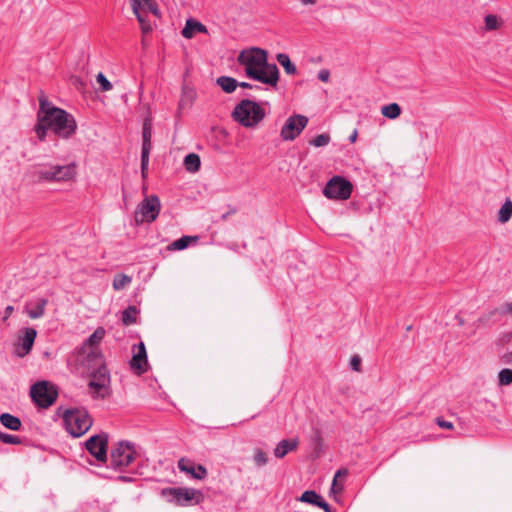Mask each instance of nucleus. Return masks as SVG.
<instances>
[{"label": "nucleus", "instance_id": "obj_1", "mask_svg": "<svg viewBox=\"0 0 512 512\" xmlns=\"http://www.w3.org/2000/svg\"><path fill=\"white\" fill-rule=\"evenodd\" d=\"M238 62L245 66L246 75L263 84L276 87L279 80V70L276 64L267 62V52L261 48L242 51Z\"/></svg>", "mask_w": 512, "mask_h": 512}, {"label": "nucleus", "instance_id": "obj_2", "mask_svg": "<svg viewBox=\"0 0 512 512\" xmlns=\"http://www.w3.org/2000/svg\"><path fill=\"white\" fill-rule=\"evenodd\" d=\"M41 111L44 113V121L50 126L58 137L68 139L77 130V123L73 115L61 108L50 107L46 99L40 98Z\"/></svg>", "mask_w": 512, "mask_h": 512}, {"label": "nucleus", "instance_id": "obj_3", "mask_svg": "<svg viewBox=\"0 0 512 512\" xmlns=\"http://www.w3.org/2000/svg\"><path fill=\"white\" fill-rule=\"evenodd\" d=\"M77 175L75 162L59 165L52 163L37 164L31 171L35 183H62L74 181Z\"/></svg>", "mask_w": 512, "mask_h": 512}, {"label": "nucleus", "instance_id": "obj_4", "mask_svg": "<svg viewBox=\"0 0 512 512\" xmlns=\"http://www.w3.org/2000/svg\"><path fill=\"white\" fill-rule=\"evenodd\" d=\"M233 119L246 128L256 127L265 117V110L255 101L243 99L233 112Z\"/></svg>", "mask_w": 512, "mask_h": 512}, {"label": "nucleus", "instance_id": "obj_5", "mask_svg": "<svg viewBox=\"0 0 512 512\" xmlns=\"http://www.w3.org/2000/svg\"><path fill=\"white\" fill-rule=\"evenodd\" d=\"M63 422L67 432L73 437L84 435L93 424L91 416L84 409L66 410L63 414Z\"/></svg>", "mask_w": 512, "mask_h": 512}, {"label": "nucleus", "instance_id": "obj_6", "mask_svg": "<svg viewBox=\"0 0 512 512\" xmlns=\"http://www.w3.org/2000/svg\"><path fill=\"white\" fill-rule=\"evenodd\" d=\"M136 455L133 443L120 441L111 449L109 466L114 470L122 471L135 460Z\"/></svg>", "mask_w": 512, "mask_h": 512}, {"label": "nucleus", "instance_id": "obj_7", "mask_svg": "<svg viewBox=\"0 0 512 512\" xmlns=\"http://www.w3.org/2000/svg\"><path fill=\"white\" fill-rule=\"evenodd\" d=\"M353 191L352 183L342 176H333L323 189V195L332 200H347Z\"/></svg>", "mask_w": 512, "mask_h": 512}, {"label": "nucleus", "instance_id": "obj_8", "mask_svg": "<svg viewBox=\"0 0 512 512\" xmlns=\"http://www.w3.org/2000/svg\"><path fill=\"white\" fill-rule=\"evenodd\" d=\"M86 362L89 368H95L91 372L90 382L103 383L110 385V373L104 363L103 354L101 351L93 350L86 355Z\"/></svg>", "mask_w": 512, "mask_h": 512}, {"label": "nucleus", "instance_id": "obj_9", "mask_svg": "<svg viewBox=\"0 0 512 512\" xmlns=\"http://www.w3.org/2000/svg\"><path fill=\"white\" fill-rule=\"evenodd\" d=\"M30 395L38 406L48 408L56 401L58 392L54 385L40 381L31 386Z\"/></svg>", "mask_w": 512, "mask_h": 512}, {"label": "nucleus", "instance_id": "obj_10", "mask_svg": "<svg viewBox=\"0 0 512 512\" xmlns=\"http://www.w3.org/2000/svg\"><path fill=\"white\" fill-rule=\"evenodd\" d=\"M160 200L156 195L146 197L137 207L134 215L135 222L142 224L144 222H153L160 213Z\"/></svg>", "mask_w": 512, "mask_h": 512}, {"label": "nucleus", "instance_id": "obj_11", "mask_svg": "<svg viewBox=\"0 0 512 512\" xmlns=\"http://www.w3.org/2000/svg\"><path fill=\"white\" fill-rule=\"evenodd\" d=\"M162 494L170 496V501L178 505H187L192 502L198 504L203 500L201 491L193 488H165Z\"/></svg>", "mask_w": 512, "mask_h": 512}, {"label": "nucleus", "instance_id": "obj_12", "mask_svg": "<svg viewBox=\"0 0 512 512\" xmlns=\"http://www.w3.org/2000/svg\"><path fill=\"white\" fill-rule=\"evenodd\" d=\"M307 124L308 118L304 115L290 116L282 127L280 136L284 141H292L301 134Z\"/></svg>", "mask_w": 512, "mask_h": 512}, {"label": "nucleus", "instance_id": "obj_13", "mask_svg": "<svg viewBox=\"0 0 512 512\" xmlns=\"http://www.w3.org/2000/svg\"><path fill=\"white\" fill-rule=\"evenodd\" d=\"M85 447L97 461H107L108 435L106 433L91 436L86 441Z\"/></svg>", "mask_w": 512, "mask_h": 512}, {"label": "nucleus", "instance_id": "obj_14", "mask_svg": "<svg viewBox=\"0 0 512 512\" xmlns=\"http://www.w3.org/2000/svg\"><path fill=\"white\" fill-rule=\"evenodd\" d=\"M20 333L21 335H19L18 343L15 347V353L19 357H24L32 350L37 336V331L34 328L27 327L21 329Z\"/></svg>", "mask_w": 512, "mask_h": 512}, {"label": "nucleus", "instance_id": "obj_15", "mask_svg": "<svg viewBox=\"0 0 512 512\" xmlns=\"http://www.w3.org/2000/svg\"><path fill=\"white\" fill-rule=\"evenodd\" d=\"M133 356L130 360L131 369L137 370L139 374L148 371V360L146 347L143 342L133 345L132 347Z\"/></svg>", "mask_w": 512, "mask_h": 512}, {"label": "nucleus", "instance_id": "obj_16", "mask_svg": "<svg viewBox=\"0 0 512 512\" xmlns=\"http://www.w3.org/2000/svg\"><path fill=\"white\" fill-rule=\"evenodd\" d=\"M47 304L48 300L46 298H37L29 301L25 305L24 311L31 319H39L44 316Z\"/></svg>", "mask_w": 512, "mask_h": 512}, {"label": "nucleus", "instance_id": "obj_17", "mask_svg": "<svg viewBox=\"0 0 512 512\" xmlns=\"http://www.w3.org/2000/svg\"><path fill=\"white\" fill-rule=\"evenodd\" d=\"M178 468L186 473H189L193 476V478L201 480L207 476V470L204 466L198 465L195 468L194 464L185 458H181L178 461Z\"/></svg>", "mask_w": 512, "mask_h": 512}, {"label": "nucleus", "instance_id": "obj_18", "mask_svg": "<svg viewBox=\"0 0 512 512\" xmlns=\"http://www.w3.org/2000/svg\"><path fill=\"white\" fill-rule=\"evenodd\" d=\"M105 329L103 327H98L96 330L88 337L85 341L82 350L84 353L92 352L93 350L100 351L98 348L99 343L103 340L105 336Z\"/></svg>", "mask_w": 512, "mask_h": 512}, {"label": "nucleus", "instance_id": "obj_19", "mask_svg": "<svg viewBox=\"0 0 512 512\" xmlns=\"http://www.w3.org/2000/svg\"><path fill=\"white\" fill-rule=\"evenodd\" d=\"M299 440L294 439H283L281 440L274 449V455L276 458H284L289 452L297 449Z\"/></svg>", "mask_w": 512, "mask_h": 512}, {"label": "nucleus", "instance_id": "obj_20", "mask_svg": "<svg viewBox=\"0 0 512 512\" xmlns=\"http://www.w3.org/2000/svg\"><path fill=\"white\" fill-rule=\"evenodd\" d=\"M195 33H208L207 27L195 19H188L182 30V36L186 39L194 37Z\"/></svg>", "mask_w": 512, "mask_h": 512}, {"label": "nucleus", "instance_id": "obj_21", "mask_svg": "<svg viewBox=\"0 0 512 512\" xmlns=\"http://www.w3.org/2000/svg\"><path fill=\"white\" fill-rule=\"evenodd\" d=\"M131 8L133 13L137 10H148L155 16H160V11L157 3L154 0H131Z\"/></svg>", "mask_w": 512, "mask_h": 512}, {"label": "nucleus", "instance_id": "obj_22", "mask_svg": "<svg viewBox=\"0 0 512 512\" xmlns=\"http://www.w3.org/2000/svg\"><path fill=\"white\" fill-rule=\"evenodd\" d=\"M0 423L12 431H19L22 427L20 418L10 413H2L0 415Z\"/></svg>", "mask_w": 512, "mask_h": 512}, {"label": "nucleus", "instance_id": "obj_23", "mask_svg": "<svg viewBox=\"0 0 512 512\" xmlns=\"http://www.w3.org/2000/svg\"><path fill=\"white\" fill-rule=\"evenodd\" d=\"M88 387L90 389L91 396L94 399H97V398L104 399L110 393V390H109L110 385H105L103 383L89 382Z\"/></svg>", "mask_w": 512, "mask_h": 512}, {"label": "nucleus", "instance_id": "obj_24", "mask_svg": "<svg viewBox=\"0 0 512 512\" xmlns=\"http://www.w3.org/2000/svg\"><path fill=\"white\" fill-rule=\"evenodd\" d=\"M152 125L149 120H145L142 128V150L141 152L151 151Z\"/></svg>", "mask_w": 512, "mask_h": 512}, {"label": "nucleus", "instance_id": "obj_25", "mask_svg": "<svg viewBox=\"0 0 512 512\" xmlns=\"http://www.w3.org/2000/svg\"><path fill=\"white\" fill-rule=\"evenodd\" d=\"M138 314L139 309L134 305H130L122 312L121 320L126 326L135 324L137 322Z\"/></svg>", "mask_w": 512, "mask_h": 512}, {"label": "nucleus", "instance_id": "obj_26", "mask_svg": "<svg viewBox=\"0 0 512 512\" xmlns=\"http://www.w3.org/2000/svg\"><path fill=\"white\" fill-rule=\"evenodd\" d=\"M217 84L226 93H232L238 87V81L229 76H221L217 79Z\"/></svg>", "mask_w": 512, "mask_h": 512}, {"label": "nucleus", "instance_id": "obj_27", "mask_svg": "<svg viewBox=\"0 0 512 512\" xmlns=\"http://www.w3.org/2000/svg\"><path fill=\"white\" fill-rule=\"evenodd\" d=\"M201 160L198 154L190 153L184 158V166L189 172H197L200 169Z\"/></svg>", "mask_w": 512, "mask_h": 512}, {"label": "nucleus", "instance_id": "obj_28", "mask_svg": "<svg viewBox=\"0 0 512 512\" xmlns=\"http://www.w3.org/2000/svg\"><path fill=\"white\" fill-rule=\"evenodd\" d=\"M50 129V126L47 125V122L44 121V113L40 110L38 112V122L35 126V132L39 140L44 141L47 135V130Z\"/></svg>", "mask_w": 512, "mask_h": 512}, {"label": "nucleus", "instance_id": "obj_29", "mask_svg": "<svg viewBox=\"0 0 512 512\" xmlns=\"http://www.w3.org/2000/svg\"><path fill=\"white\" fill-rule=\"evenodd\" d=\"M512 217V200L506 199L498 212V221L502 224L507 223Z\"/></svg>", "mask_w": 512, "mask_h": 512}, {"label": "nucleus", "instance_id": "obj_30", "mask_svg": "<svg viewBox=\"0 0 512 512\" xmlns=\"http://www.w3.org/2000/svg\"><path fill=\"white\" fill-rule=\"evenodd\" d=\"M278 63L284 68L287 74H295L297 69L296 66L291 62L289 56L284 53H279L276 56Z\"/></svg>", "mask_w": 512, "mask_h": 512}, {"label": "nucleus", "instance_id": "obj_31", "mask_svg": "<svg viewBox=\"0 0 512 512\" xmlns=\"http://www.w3.org/2000/svg\"><path fill=\"white\" fill-rule=\"evenodd\" d=\"M383 116L389 119H396L401 114V108L397 103H391L382 107Z\"/></svg>", "mask_w": 512, "mask_h": 512}, {"label": "nucleus", "instance_id": "obj_32", "mask_svg": "<svg viewBox=\"0 0 512 512\" xmlns=\"http://www.w3.org/2000/svg\"><path fill=\"white\" fill-rule=\"evenodd\" d=\"M484 22H485V29L488 31L497 30L503 24V21L497 15H494V14L486 15L484 18Z\"/></svg>", "mask_w": 512, "mask_h": 512}, {"label": "nucleus", "instance_id": "obj_33", "mask_svg": "<svg viewBox=\"0 0 512 512\" xmlns=\"http://www.w3.org/2000/svg\"><path fill=\"white\" fill-rule=\"evenodd\" d=\"M132 279L130 276L126 274H117L113 279V288L116 291L124 289L127 285L131 283Z\"/></svg>", "mask_w": 512, "mask_h": 512}, {"label": "nucleus", "instance_id": "obj_34", "mask_svg": "<svg viewBox=\"0 0 512 512\" xmlns=\"http://www.w3.org/2000/svg\"><path fill=\"white\" fill-rule=\"evenodd\" d=\"M197 240V237L183 236L169 245L170 250H183L188 247L189 243Z\"/></svg>", "mask_w": 512, "mask_h": 512}, {"label": "nucleus", "instance_id": "obj_35", "mask_svg": "<svg viewBox=\"0 0 512 512\" xmlns=\"http://www.w3.org/2000/svg\"><path fill=\"white\" fill-rule=\"evenodd\" d=\"M134 15L136 16V18L140 24L143 34L150 33L152 31V26H151L150 22L146 19L144 10H137V13H134Z\"/></svg>", "mask_w": 512, "mask_h": 512}, {"label": "nucleus", "instance_id": "obj_36", "mask_svg": "<svg viewBox=\"0 0 512 512\" xmlns=\"http://www.w3.org/2000/svg\"><path fill=\"white\" fill-rule=\"evenodd\" d=\"M299 500L301 502L313 504L316 506L317 504H319L318 501L321 500V496L313 490H307L302 493Z\"/></svg>", "mask_w": 512, "mask_h": 512}, {"label": "nucleus", "instance_id": "obj_37", "mask_svg": "<svg viewBox=\"0 0 512 512\" xmlns=\"http://www.w3.org/2000/svg\"><path fill=\"white\" fill-rule=\"evenodd\" d=\"M330 136L327 133H323L320 135H317L312 140L309 141V144L314 147H323L329 144L330 142Z\"/></svg>", "mask_w": 512, "mask_h": 512}, {"label": "nucleus", "instance_id": "obj_38", "mask_svg": "<svg viewBox=\"0 0 512 512\" xmlns=\"http://www.w3.org/2000/svg\"><path fill=\"white\" fill-rule=\"evenodd\" d=\"M96 81L100 85V90L102 92L110 91L113 88L111 82L106 78V76L102 72H99L97 74Z\"/></svg>", "mask_w": 512, "mask_h": 512}, {"label": "nucleus", "instance_id": "obj_39", "mask_svg": "<svg viewBox=\"0 0 512 512\" xmlns=\"http://www.w3.org/2000/svg\"><path fill=\"white\" fill-rule=\"evenodd\" d=\"M499 385H510L512 383V370L505 368L499 372Z\"/></svg>", "mask_w": 512, "mask_h": 512}, {"label": "nucleus", "instance_id": "obj_40", "mask_svg": "<svg viewBox=\"0 0 512 512\" xmlns=\"http://www.w3.org/2000/svg\"><path fill=\"white\" fill-rule=\"evenodd\" d=\"M0 441L5 444L20 445L22 440L19 436L0 432Z\"/></svg>", "mask_w": 512, "mask_h": 512}, {"label": "nucleus", "instance_id": "obj_41", "mask_svg": "<svg viewBox=\"0 0 512 512\" xmlns=\"http://www.w3.org/2000/svg\"><path fill=\"white\" fill-rule=\"evenodd\" d=\"M347 474H348V470L347 469H339L336 472V474L334 476V479H333L332 487H331V490L333 492H341L343 490V485L338 484L337 478L340 477V476H346Z\"/></svg>", "mask_w": 512, "mask_h": 512}, {"label": "nucleus", "instance_id": "obj_42", "mask_svg": "<svg viewBox=\"0 0 512 512\" xmlns=\"http://www.w3.org/2000/svg\"><path fill=\"white\" fill-rule=\"evenodd\" d=\"M150 152H141V175L143 179L147 178Z\"/></svg>", "mask_w": 512, "mask_h": 512}, {"label": "nucleus", "instance_id": "obj_43", "mask_svg": "<svg viewBox=\"0 0 512 512\" xmlns=\"http://www.w3.org/2000/svg\"><path fill=\"white\" fill-rule=\"evenodd\" d=\"M254 461L258 466H264L268 462L267 454L261 450L257 449L254 454Z\"/></svg>", "mask_w": 512, "mask_h": 512}, {"label": "nucleus", "instance_id": "obj_44", "mask_svg": "<svg viewBox=\"0 0 512 512\" xmlns=\"http://www.w3.org/2000/svg\"><path fill=\"white\" fill-rule=\"evenodd\" d=\"M361 362H362V360L359 355L352 356L351 360H350L351 369L356 372H360L361 371Z\"/></svg>", "mask_w": 512, "mask_h": 512}, {"label": "nucleus", "instance_id": "obj_45", "mask_svg": "<svg viewBox=\"0 0 512 512\" xmlns=\"http://www.w3.org/2000/svg\"><path fill=\"white\" fill-rule=\"evenodd\" d=\"M435 422L442 429L452 430L454 428V425L452 422L447 421V420L443 419L442 417H437Z\"/></svg>", "mask_w": 512, "mask_h": 512}, {"label": "nucleus", "instance_id": "obj_46", "mask_svg": "<svg viewBox=\"0 0 512 512\" xmlns=\"http://www.w3.org/2000/svg\"><path fill=\"white\" fill-rule=\"evenodd\" d=\"M318 79L322 82H328L330 79V72L327 69H322L318 73Z\"/></svg>", "mask_w": 512, "mask_h": 512}, {"label": "nucleus", "instance_id": "obj_47", "mask_svg": "<svg viewBox=\"0 0 512 512\" xmlns=\"http://www.w3.org/2000/svg\"><path fill=\"white\" fill-rule=\"evenodd\" d=\"M500 313L502 314H512V302H507L505 303L501 309H500Z\"/></svg>", "mask_w": 512, "mask_h": 512}, {"label": "nucleus", "instance_id": "obj_48", "mask_svg": "<svg viewBox=\"0 0 512 512\" xmlns=\"http://www.w3.org/2000/svg\"><path fill=\"white\" fill-rule=\"evenodd\" d=\"M319 504H317L316 506L322 508L325 512H331V507L330 505L324 501L322 498L321 500L318 501Z\"/></svg>", "mask_w": 512, "mask_h": 512}, {"label": "nucleus", "instance_id": "obj_49", "mask_svg": "<svg viewBox=\"0 0 512 512\" xmlns=\"http://www.w3.org/2000/svg\"><path fill=\"white\" fill-rule=\"evenodd\" d=\"M501 359H502V362L504 364L512 365V351L511 352H507L504 355H502Z\"/></svg>", "mask_w": 512, "mask_h": 512}, {"label": "nucleus", "instance_id": "obj_50", "mask_svg": "<svg viewBox=\"0 0 512 512\" xmlns=\"http://www.w3.org/2000/svg\"><path fill=\"white\" fill-rule=\"evenodd\" d=\"M238 86H240L242 88H249V89H256V90H260L261 89L260 86L252 85V84L247 83V82H238Z\"/></svg>", "mask_w": 512, "mask_h": 512}, {"label": "nucleus", "instance_id": "obj_51", "mask_svg": "<svg viewBox=\"0 0 512 512\" xmlns=\"http://www.w3.org/2000/svg\"><path fill=\"white\" fill-rule=\"evenodd\" d=\"M14 311V307L12 305H8L6 308H5V311H4V317H3V321L5 322L10 316L11 314L13 313Z\"/></svg>", "mask_w": 512, "mask_h": 512}, {"label": "nucleus", "instance_id": "obj_52", "mask_svg": "<svg viewBox=\"0 0 512 512\" xmlns=\"http://www.w3.org/2000/svg\"><path fill=\"white\" fill-rule=\"evenodd\" d=\"M235 212H236V209L231 208L227 213H225L221 216V219L226 220L229 217V215L234 214Z\"/></svg>", "mask_w": 512, "mask_h": 512}, {"label": "nucleus", "instance_id": "obj_53", "mask_svg": "<svg viewBox=\"0 0 512 512\" xmlns=\"http://www.w3.org/2000/svg\"><path fill=\"white\" fill-rule=\"evenodd\" d=\"M357 136H358L357 130H354L353 133L349 137V141L351 143H354L357 139Z\"/></svg>", "mask_w": 512, "mask_h": 512}, {"label": "nucleus", "instance_id": "obj_54", "mask_svg": "<svg viewBox=\"0 0 512 512\" xmlns=\"http://www.w3.org/2000/svg\"><path fill=\"white\" fill-rule=\"evenodd\" d=\"M303 5H314L316 0H299Z\"/></svg>", "mask_w": 512, "mask_h": 512}, {"label": "nucleus", "instance_id": "obj_55", "mask_svg": "<svg viewBox=\"0 0 512 512\" xmlns=\"http://www.w3.org/2000/svg\"><path fill=\"white\" fill-rule=\"evenodd\" d=\"M118 479L124 482L131 481V477L128 476H119Z\"/></svg>", "mask_w": 512, "mask_h": 512}]
</instances>
